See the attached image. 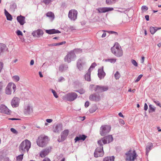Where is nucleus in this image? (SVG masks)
Instances as JSON below:
<instances>
[{
	"label": "nucleus",
	"instance_id": "nucleus-9",
	"mask_svg": "<svg viewBox=\"0 0 161 161\" xmlns=\"http://www.w3.org/2000/svg\"><path fill=\"white\" fill-rule=\"evenodd\" d=\"M101 140L102 142H103V144H105L107 143V142L108 143L112 142L113 140V138L112 135H109L104 137Z\"/></svg>",
	"mask_w": 161,
	"mask_h": 161
},
{
	"label": "nucleus",
	"instance_id": "nucleus-30",
	"mask_svg": "<svg viewBox=\"0 0 161 161\" xmlns=\"http://www.w3.org/2000/svg\"><path fill=\"white\" fill-rule=\"evenodd\" d=\"M98 108L95 104L93 105L92 107L89 109V112L91 113H93Z\"/></svg>",
	"mask_w": 161,
	"mask_h": 161
},
{
	"label": "nucleus",
	"instance_id": "nucleus-6",
	"mask_svg": "<svg viewBox=\"0 0 161 161\" xmlns=\"http://www.w3.org/2000/svg\"><path fill=\"white\" fill-rule=\"evenodd\" d=\"M77 11L75 9L70 10L69 12L68 17L72 21H75L77 19Z\"/></svg>",
	"mask_w": 161,
	"mask_h": 161
},
{
	"label": "nucleus",
	"instance_id": "nucleus-20",
	"mask_svg": "<svg viewBox=\"0 0 161 161\" xmlns=\"http://www.w3.org/2000/svg\"><path fill=\"white\" fill-rule=\"evenodd\" d=\"M98 148H96L94 153V156L96 158L102 157L104 154V151L98 150Z\"/></svg>",
	"mask_w": 161,
	"mask_h": 161
},
{
	"label": "nucleus",
	"instance_id": "nucleus-36",
	"mask_svg": "<svg viewBox=\"0 0 161 161\" xmlns=\"http://www.w3.org/2000/svg\"><path fill=\"white\" fill-rule=\"evenodd\" d=\"M149 113H152L154 112L155 110V108H154L153 105L151 104H150L149 105Z\"/></svg>",
	"mask_w": 161,
	"mask_h": 161
},
{
	"label": "nucleus",
	"instance_id": "nucleus-42",
	"mask_svg": "<svg viewBox=\"0 0 161 161\" xmlns=\"http://www.w3.org/2000/svg\"><path fill=\"white\" fill-rule=\"evenodd\" d=\"M116 59L114 58H111L106 59L105 61L106 62H109L112 63H114L116 62Z\"/></svg>",
	"mask_w": 161,
	"mask_h": 161
},
{
	"label": "nucleus",
	"instance_id": "nucleus-16",
	"mask_svg": "<svg viewBox=\"0 0 161 161\" xmlns=\"http://www.w3.org/2000/svg\"><path fill=\"white\" fill-rule=\"evenodd\" d=\"M98 76L100 80L103 79L106 75V73L103 70V67L102 66L101 68L98 70Z\"/></svg>",
	"mask_w": 161,
	"mask_h": 161
},
{
	"label": "nucleus",
	"instance_id": "nucleus-38",
	"mask_svg": "<svg viewBox=\"0 0 161 161\" xmlns=\"http://www.w3.org/2000/svg\"><path fill=\"white\" fill-rule=\"evenodd\" d=\"M150 31L151 33L152 34H154L156 31V30L155 29V27H151L150 28Z\"/></svg>",
	"mask_w": 161,
	"mask_h": 161
},
{
	"label": "nucleus",
	"instance_id": "nucleus-31",
	"mask_svg": "<svg viewBox=\"0 0 161 161\" xmlns=\"http://www.w3.org/2000/svg\"><path fill=\"white\" fill-rule=\"evenodd\" d=\"M97 143L99 147H98L97 148H98V150L103 151V144L102 143V141L101 140H99L97 141Z\"/></svg>",
	"mask_w": 161,
	"mask_h": 161
},
{
	"label": "nucleus",
	"instance_id": "nucleus-19",
	"mask_svg": "<svg viewBox=\"0 0 161 161\" xmlns=\"http://www.w3.org/2000/svg\"><path fill=\"white\" fill-rule=\"evenodd\" d=\"M19 99L17 97H14L11 102L12 106L13 108L17 107L19 106Z\"/></svg>",
	"mask_w": 161,
	"mask_h": 161
},
{
	"label": "nucleus",
	"instance_id": "nucleus-61",
	"mask_svg": "<svg viewBox=\"0 0 161 161\" xmlns=\"http://www.w3.org/2000/svg\"><path fill=\"white\" fill-rule=\"evenodd\" d=\"M148 109V106L146 103H145L144 106V110L145 111L147 110Z\"/></svg>",
	"mask_w": 161,
	"mask_h": 161
},
{
	"label": "nucleus",
	"instance_id": "nucleus-3",
	"mask_svg": "<svg viewBox=\"0 0 161 161\" xmlns=\"http://www.w3.org/2000/svg\"><path fill=\"white\" fill-rule=\"evenodd\" d=\"M111 126L109 125H102L100 129V134L101 136H103L106 135L111 130Z\"/></svg>",
	"mask_w": 161,
	"mask_h": 161
},
{
	"label": "nucleus",
	"instance_id": "nucleus-10",
	"mask_svg": "<svg viewBox=\"0 0 161 161\" xmlns=\"http://www.w3.org/2000/svg\"><path fill=\"white\" fill-rule=\"evenodd\" d=\"M51 147H47L42 150L40 153V156L42 158H44L51 151Z\"/></svg>",
	"mask_w": 161,
	"mask_h": 161
},
{
	"label": "nucleus",
	"instance_id": "nucleus-54",
	"mask_svg": "<svg viewBox=\"0 0 161 161\" xmlns=\"http://www.w3.org/2000/svg\"><path fill=\"white\" fill-rule=\"evenodd\" d=\"M111 48H114V49H121V47L119 45L115 46Z\"/></svg>",
	"mask_w": 161,
	"mask_h": 161
},
{
	"label": "nucleus",
	"instance_id": "nucleus-15",
	"mask_svg": "<svg viewBox=\"0 0 161 161\" xmlns=\"http://www.w3.org/2000/svg\"><path fill=\"white\" fill-rule=\"evenodd\" d=\"M89 99L92 101L98 102L100 100V96L98 94L95 93L90 95Z\"/></svg>",
	"mask_w": 161,
	"mask_h": 161
},
{
	"label": "nucleus",
	"instance_id": "nucleus-48",
	"mask_svg": "<svg viewBox=\"0 0 161 161\" xmlns=\"http://www.w3.org/2000/svg\"><path fill=\"white\" fill-rule=\"evenodd\" d=\"M142 76H143V75L142 74H141V75H139L138 76V77H137V78H136V80H135V82H138V81H139L141 79V78L142 77Z\"/></svg>",
	"mask_w": 161,
	"mask_h": 161
},
{
	"label": "nucleus",
	"instance_id": "nucleus-13",
	"mask_svg": "<svg viewBox=\"0 0 161 161\" xmlns=\"http://www.w3.org/2000/svg\"><path fill=\"white\" fill-rule=\"evenodd\" d=\"M43 31L42 29H38L33 31L32 35L34 37L39 38L43 35Z\"/></svg>",
	"mask_w": 161,
	"mask_h": 161
},
{
	"label": "nucleus",
	"instance_id": "nucleus-32",
	"mask_svg": "<svg viewBox=\"0 0 161 161\" xmlns=\"http://www.w3.org/2000/svg\"><path fill=\"white\" fill-rule=\"evenodd\" d=\"M32 111V109H31L30 107L28 106L25 109L24 113L26 115H28L30 114Z\"/></svg>",
	"mask_w": 161,
	"mask_h": 161
},
{
	"label": "nucleus",
	"instance_id": "nucleus-12",
	"mask_svg": "<svg viewBox=\"0 0 161 161\" xmlns=\"http://www.w3.org/2000/svg\"><path fill=\"white\" fill-rule=\"evenodd\" d=\"M0 112L4 113L7 114H9L11 113V111L5 105L2 104L0 106Z\"/></svg>",
	"mask_w": 161,
	"mask_h": 161
},
{
	"label": "nucleus",
	"instance_id": "nucleus-2",
	"mask_svg": "<svg viewBox=\"0 0 161 161\" xmlns=\"http://www.w3.org/2000/svg\"><path fill=\"white\" fill-rule=\"evenodd\" d=\"M48 141V137L47 136L42 135L38 137L36 141V143L39 146L43 147L47 145Z\"/></svg>",
	"mask_w": 161,
	"mask_h": 161
},
{
	"label": "nucleus",
	"instance_id": "nucleus-63",
	"mask_svg": "<svg viewBox=\"0 0 161 161\" xmlns=\"http://www.w3.org/2000/svg\"><path fill=\"white\" fill-rule=\"evenodd\" d=\"M119 123L122 125L125 124V122L124 120L121 119H119Z\"/></svg>",
	"mask_w": 161,
	"mask_h": 161
},
{
	"label": "nucleus",
	"instance_id": "nucleus-58",
	"mask_svg": "<svg viewBox=\"0 0 161 161\" xmlns=\"http://www.w3.org/2000/svg\"><path fill=\"white\" fill-rule=\"evenodd\" d=\"M97 65V64L96 63H93L91 65L90 67V68H91L92 69H94L95 67Z\"/></svg>",
	"mask_w": 161,
	"mask_h": 161
},
{
	"label": "nucleus",
	"instance_id": "nucleus-56",
	"mask_svg": "<svg viewBox=\"0 0 161 161\" xmlns=\"http://www.w3.org/2000/svg\"><path fill=\"white\" fill-rule=\"evenodd\" d=\"M3 66V64L2 62H0V73L1 72Z\"/></svg>",
	"mask_w": 161,
	"mask_h": 161
},
{
	"label": "nucleus",
	"instance_id": "nucleus-21",
	"mask_svg": "<svg viewBox=\"0 0 161 161\" xmlns=\"http://www.w3.org/2000/svg\"><path fill=\"white\" fill-rule=\"evenodd\" d=\"M45 31L46 33L50 35L60 33H61V32L58 30H56L54 29L49 30H46Z\"/></svg>",
	"mask_w": 161,
	"mask_h": 161
},
{
	"label": "nucleus",
	"instance_id": "nucleus-45",
	"mask_svg": "<svg viewBox=\"0 0 161 161\" xmlns=\"http://www.w3.org/2000/svg\"><path fill=\"white\" fill-rule=\"evenodd\" d=\"M75 91L76 92H79L80 94H84L85 92V90L83 89H81Z\"/></svg>",
	"mask_w": 161,
	"mask_h": 161
},
{
	"label": "nucleus",
	"instance_id": "nucleus-8",
	"mask_svg": "<svg viewBox=\"0 0 161 161\" xmlns=\"http://www.w3.org/2000/svg\"><path fill=\"white\" fill-rule=\"evenodd\" d=\"M108 89V87L107 86H100L96 85L94 91L97 92H102L106 91Z\"/></svg>",
	"mask_w": 161,
	"mask_h": 161
},
{
	"label": "nucleus",
	"instance_id": "nucleus-29",
	"mask_svg": "<svg viewBox=\"0 0 161 161\" xmlns=\"http://www.w3.org/2000/svg\"><path fill=\"white\" fill-rule=\"evenodd\" d=\"M10 84H8L7 86L6 87V90H5V93L7 94H10L11 93V88L10 87Z\"/></svg>",
	"mask_w": 161,
	"mask_h": 161
},
{
	"label": "nucleus",
	"instance_id": "nucleus-55",
	"mask_svg": "<svg viewBox=\"0 0 161 161\" xmlns=\"http://www.w3.org/2000/svg\"><path fill=\"white\" fill-rule=\"evenodd\" d=\"M108 33L110 34H114L116 36L118 35V33L117 32L113 31H108Z\"/></svg>",
	"mask_w": 161,
	"mask_h": 161
},
{
	"label": "nucleus",
	"instance_id": "nucleus-4",
	"mask_svg": "<svg viewBox=\"0 0 161 161\" xmlns=\"http://www.w3.org/2000/svg\"><path fill=\"white\" fill-rule=\"evenodd\" d=\"M76 56L73 51H71L65 57L64 60L65 62H66L68 63H69L71 61L75 60L76 58Z\"/></svg>",
	"mask_w": 161,
	"mask_h": 161
},
{
	"label": "nucleus",
	"instance_id": "nucleus-34",
	"mask_svg": "<svg viewBox=\"0 0 161 161\" xmlns=\"http://www.w3.org/2000/svg\"><path fill=\"white\" fill-rule=\"evenodd\" d=\"M85 79L86 80L90 81L91 80V74L86 73L85 75Z\"/></svg>",
	"mask_w": 161,
	"mask_h": 161
},
{
	"label": "nucleus",
	"instance_id": "nucleus-11",
	"mask_svg": "<svg viewBox=\"0 0 161 161\" xmlns=\"http://www.w3.org/2000/svg\"><path fill=\"white\" fill-rule=\"evenodd\" d=\"M111 51L115 56L117 57H120L123 55V51L122 49H114L111 48Z\"/></svg>",
	"mask_w": 161,
	"mask_h": 161
},
{
	"label": "nucleus",
	"instance_id": "nucleus-60",
	"mask_svg": "<svg viewBox=\"0 0 161 161\" xmlns=\"http://www.w3.org/2000/svg\"><path fill=\"white\" fill-rule=\"evenodd\" d=\"M81 136L82 137V140L83 141H84L86 139V138L87 136L85 135H81Z\"/></svg>",
	"mask_w": 161,
	"mask_h": 161
},
{
	"label": "nucleus",
	"instance_id": "nucleus-23",
	"mask_svg": "<svg viewBox=\"0 0 161 161\" xmlns=\"http://www.w3.org/2000/svg\"><path fill=\"white\" fill-rule=\"evenodd\" d=\"M153 147V145L152 143L149 142L147 144L146 147V155L148 156L149 152L152 149Z\"/></svg>",
	"mask_w": 161,
	"mask_h": 161
},
{
	"label": "nucleus",
	"instance_id": "nucleus-52",
	"mask_svg": "<svg viewBox=\"0 0 161 161\" xmlns=\"http://www.w3.org/2000/svg\"><path fill=\"white\" fill-rule=\"evenodd\" d=\"M52 2V0H43V2L46 4H48Z\"/></svg>",
	"mask_w": 161,
	"mask_h": 161
},
{
	"label": "nucleus",
	"instance_id": "nucleus-40",
	"mask_svg": "<svg viewBox=\"0 0 161 161\" xmlns=\"http://www.w3.org/2000/svg\"><path fill=\"white\" fill-rule=\"evenodd\" d=\"M12 78L13 80L15 82H18L19 80V77L18 75H14L13 76Z\"/></svg>",
	"mask_w": 161,
	"mask_h": 161
},
{
	"label": "nucleus",
	"instance_id": "nucleus-27",
	"mask_svg": "<svg viewBox=\"0 0 161 161\" xmlns=\"http://www.w3.org/2000/svg\"><path fill=\"white\" fill-rule=\"evenodd\" d=\"M115 157L113 156L110 157H107L104 158L103 161H114Z\"/></svg>",
	"mask_w": 161,
	"mask_h": 161
},
{
	"label": "nucleus",
	"instance_id": "nucleus-17",
	"mask_svg": "<svg viewBox=\"0 0 161 161\" xmlns=\"http://www.w3.org/2000/svg\"><path fill=\"white\" fill-rule=\"evenodd\" d=\"M69 132V131L68 130H64L63 131L61 135V139L60 140H58V141L60 142L64 141L68 136Z\"/></svg>",
	"mask_w": 161,
	"mask_h": 161
},
{
	"label": "nucleus",
	"instance_id": "nucleus-37",
	"mask_svg": "<svg viewBox=\"0 0 161 161\" xmlns=\"http://www.w3.org/2000/svg\"><path fill=\"white\" fill-rule=\"evenodd\" d=\"M72 51H73V52L75 53H75L76 54L80 53L82 52V50L80 48H75Z\"/></svg>",
	"mask_w": 161,
	"mask_h": 161
},
{
	"label": "nucleus",
	"instance_id": "nucleus-44",
	"mask_svg": "<svg viewBox=\"0 0 161 161\" xmlns=\"http://www.w3.org/2000/svg\"><path fill=\"white\" fill-rule=\"evenodd\" d=\"M114 77L116 80L119 79L120 77V75L118 71H116L114 74Z\"/></svg>",
	"mask_w": 161,
	"mask_h": 161
},
{
	"label": "nucleus",
	"instance_id": "nucleus-24",
	"mask_svg": "<svg viewBox=\"0 0 161 161\" xmlns=\"http://www.w3.org/2000/svg\"><path fill=\"white\" fill-rule=\"evenodd\" d=\"M82 61L81 59H79L77 62V67L80 70L83 69V66L82 64Z\"/></svg>",
	"mask_w": 161,
	"mask_h": 161
},
{
	"label": "nucleus",
	"instance_id": "nucleus-64",
	"mask_svg": "<svg viewBox=\"0 0 161 161\" xmlns=\"http://www.w3.org/2000/svg\"><path fill=\"white\" fill-rule=\"evenodd\" d=\"M42 161H51V160L48 158H45Z\"/></svg>",
	"mask_w": 161,
	"mask_h": 161
},
{
	"label": "nucleus",
	"instance_id": "nucleus-14",
	"mask_svg": "<svg viewBox=\"0 0 161 161\" xmlns=\"http://www.w3.org/2000/svg\"><path fill=\"white\" fill-rule=\"evenodd\" d=\"M114 10L113 8L110 7H102L99 8L97 9V10L98 11L99 13H105L109 11H111Z\"/></svg>",
	"mask_w": 161,
	"mask_h": 161
},
{
	"label": "nucleus",
	"instance_id": "nucleus-46",
	"mask_svg": "<svg viewBox=\"0 0 161 161\" xmlns=\"http://www.w3.org/2000/svg\"><path fill=\"white\" fill-rule=\"evenodd\" d=\"M51 92H52V93L53 94L54 96L56 98H57L58 96V95L57 94V92H56L55 90H54L52 89H51Z\"/></svg>",
	"mask_w": 161,
	"mask_h": 161
},
{
	"label": "nucleus",
	"instance_id": "nucleus-1",
	"mask_svg": "<svg viewBox=\"0 0 161 161\" xmlns=\"http://www.w3.org/2000/svg\"><path fill=\"white\" fill-rule=\"evenodd\" d=\"M31 145L30 141L26 139L20 144L19 147V151L21 153H25L26 152H28L31 147Z\"/></svg>",
	"mask_w": 161,
	"mask_h": 161
},
{
	"label": "nucleus",
	"instance_id": "nucleus-26",
	"mask_svg": "<svg viewBox=\"0 0 161 161\" xmlns=\"http://www.w3.org/2000/svg\"><path fill=\"white\" fill-rule=\"evenodd\" d=\"M46 16L48 17L52 20H53L54 18V14L52 12H48L46 14Z\"/></svg>",
	"mask_w": 161,
	"mask_h": 161
},
{
	"label": "nucleus",
	"instance_id": "nucleus-33",
	"mask_svg": "<svg viewBox=\"0 0 161 161\" xmlns=\"http://www.w3.org/2000/svg\"><path fill=\"white\" fill-rule=\"evenodd\" d=\"M21 154L18 156L16 158L17 161H22L24 153H21Z\"/></svg>",
	"mask_w": 161,
	"mask_h": 161
},
{
	"label": "nucleus",
	"instance_id": "nucleus-25",
	"mask_svg": "<svg viewBox=\"0 0 161 161\" xmlns=\"http://www.w3.org/2000/svg\"><path fill=\"white\" fill-rule=\"evenodd\" d=\"M4 14L6 17L7 19L9 21H11L13 19L12 15L6 10L5 9L4 10Z\"/></svg>",
	"mask_w": 161,
	"mask_h": 161
},
{
	"label": "nucleus",
	"instance_id": "nucleus-5",
	"mask_svg": "<svg viewBox=\"0 0 161 161\" xmlns=\"http://www.w3.org/2000/svg\"><path fill=\"white\" fill-rule=\"evenodd\" d=\"M125 155L126 156V160L129 161L134 160L137 157L136 153L135 150L131 153V150H130L125 153Z\"/></svg>",
	"mask_w": 161,
	"mask_h": 161
},
{
	"label": "nucleus",
	"instance_id": "nucleus-47",
	"mask_svg": "<svg viewBox=\"0 0 161 161\" xmlns=\"http://www.w3.org/2000/svg\"><path fill=\"white\" fill-rule=\"evenodd\" d=\"M131 63L135 66L137 67L138 66V64L136 61L134 59H131Z\"/></svg>",
	"mask_w": 161,
	"mask_h": 161
},
{
	"label": "nucleus",
	"instance_id": "nucleus-7",
	"mask_svg": "<svg viewBox=\"0 0 161 161\" xmlns=\"http://www.w3.org/2000/svg\"><path fill=\"white\" fill-rule=\"evenodd\" d=\"M77 94L74 92L68 93L65 96V98L66 99L70 102L74 100L77 98Z\"/></svg>",
	"mask_w": 161,
	"mask_h": 161
},
{
	"label": "nucleus",
	"instance_id": "nucleus-35",
	"mask_svg": "<svg viewBox=\"0 0 161 161\" xmlns=\"http://www.w3.org/2000/svg\"><path fill=\"white\" fill-rule=\"evenodd\" d=\"M116 0H106V3L108 5H112L114 4Z\"/></svg>",
	"mask_w": 161,
	"mask_h": 161
},
{
	"label": "nucleus",
	"instance_id": "nucleus-28",
	"mask_svg": "<svg viewBox=\"0 0 161 161\" xmlns=\"http://www.w3.org/2000/svg\"><path fill=\"white\" fill-rule=\"evenodd\" d=\"M68 68V66L67 65L62 64L60 65L59 67V70L61 72H62L64 70H66Z\"/></svg>",
	"mask_w": 161,
	"mask_h": 161
},
{
	"label": "nucleus",
	"instance_id": "nucleus-22",
	"mask_svg": "<svg viewBox=\"0 0 161 161\" xmlns=\"http://www.w3.org/2000/svg\"><path fill=\"white\" fill-rule=\"evenodd\" d=\"M62 125L60 124H57L55 127H53V131L55 133H58L62 130Z\"/></svg>",
	"mask_w": 161,
	"mask_h": 161
},
{
	"label": "nucleus",
	"instance_id": "nucleus-43",
	"mask_svg": "<svg viewBox=\"0 0 161 161\" xmlns=\"http://www.w3.org/2000/svg\"><path fill=\"white\" fill-rule=\"evenodd\" d=\"M10 8L12 10H14L17 8V5L15 3H14L11 4L10 6Z\"/></svg>",
	"mask_w": 161,
	"mask_h": 161
},
{
	"label": "nucleus",
	"instance_id": "nucleus-51",
	"mask_svg": "<svg viewBox=\"0 0 161 161\" xmlns=\"http://www.w3.org/2000/svg\"><path fill=\"white\" fill-rule=\"evenodd\" d=\"M153 102L158 106L161 108V104L160 102L157 100H153Z\"/></svg>",
	"mask_w": 161,
	"mask_h": 161
},
{
	"label": "nucleus",
	"instance_id": "nucleus-62",
	"mask_svg": "<svg viewBox=\"0 0 161 161\" xmlns=\"http://www.w3.org/2000/svg\"><path fill=\"white\" fill-rule=\"evenodd\" d=\"M89 106V102L88 101H86L85 104V106L86 108L88 107Z\"/></svg>",
	"mask_w": 161,
	"mask_h": 161
},
{
	"label": "nucleus",
	"instance_id": "nucleus-53",
	"mask_svg": "<svg viewBox=\"0 0 161 161\" xmlns=\"http://www.w3.org/2000/svg\"><path fill=\"white\" fill-rule=\"evenodd\" d=\"M10 130L13 133L17 134L18 133V131L14 128H11L10 129Z\"/></svg>",
	"mask_w": 161,
	"mask_h": 161
},
{
	"label": "nucleus",
	"instance_id": "nucleus-59",
	"mask_svg": "<svg viewBox=\"0 0 161 161\" xmlns=\"http://www.w3.org/2000/svg\"><path fill=\"white\" fill-rule=\"evenodd\" d=\"M69 29L71 31H73L74 30H75V27L73 26H70L69 27Z\"/></svg>",
	"mask_w": 161,
	"mask_h": 161
},
{
	"label": "nucleus",
	"instance_id": "nucleus-18",
	"mask_svg": "<svg viewBox=\"0 0 161 161\" xmlns=\"http://www.w3.org/2000/svg\"><path fill=\"white\" fill-rule=\"evenodd\" d=\"M17 20L20 25H23L26 22L25 21V17L21 15L18 16L17 17Z\"/></svg>",
	"mask_w": 161,
	"mask_h": 161
},
{
	"label": "nucleus",
	"instance_id": "nucleus-39",
	"mask_svg": "<svg viewBox=\"0 0 161 161\" xmlns=\"http://www.w3.org/2000/svg\"><path fill=\"white\" fill-rule=\"evenodd\" d=\"M9 84H10V86L11 88H12L13 90V92H14L15 91L16 86L15 85L14 83H9Z\"/></svg>",
	"mask_w": 161,
	"mask_h": 161
},
{
	"label": "nucleus",
	"instance_id": "nucleus-49",
	"mask_svg": "<svg viewBox=\"0 0 161 161\" xmlns=\"http://www.w3.org/2000/svg\"><path fill=\"white\" fill-rule=\"evenodd\" d=\"M141 9L143 11H146L148 9V7L146 6H142L141 8Z\"/></svg>",
	"mask_w": 161,
	"mask_h": 161
},
{
	"label": "nucleus",
	"instance_id": "nucleus-50",
	"mask_svg": "<svg viewBox=\"0 0 161 161\" xmlns=\"http://www.w3.org/2000/svg\"><path fill=\"white\" fill-rule=\"evenodd\" d=\"M16 33L17 36H22L23 34L22 32L19 30H18L16 31Z\"/></svg>",
	"mask_w": 161,
	"mask_h": 161
},
{
	"label": "nucleus",
	"instance_id": "nucleus-57",
	"mask_svg": "<svg viewBox=\"0 0 161 161\" xmlns=\"http://www.w3.org/2000/svg\"><path fill=\"white\" fill-rule=\"evenodd\" d=\"M64 78L63 77L61 76L58 78V81L59 82H61L62 81H64Z\"/></svg>",
	"mask_w": 161,
	"mask_h": 161
},
{
	"label": "nucleus",
	"instance_id": "nucleus-41",
	"mask_svg": "<svg viewBox=\"0 0 161 161\" xmlns=\"http://www.w3.org/2000/svg\"><path fill=\"white\" fill-rule=\"evenodd\" d=\"M80 140H82V137L80 135H79V136H76L75 138V142Z\"/></svg>",
	"mask_w": 161,
	"mask_h": 161
}]
</instances>
